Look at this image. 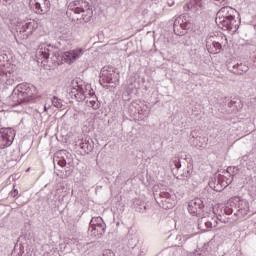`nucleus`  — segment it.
<instances>
[{
    "instance_id": "f257e3e1",
    "label": "nucleus",
    "mask_w": 256,
    "mask_h": 256,
    "mask_svg": "<svg viewBox=\"0 0 256 256\" xmlns=\"http://www.w3.org/2000/svg\"><path fill=\"white\" fill-rule=\"evenodd\" d=\"M36 59L38 63H42L44 67L49 69H54L61 65V60H59V51L55 46L49 43H40L36 50Z\"/></svg>"
},
{
    "instance_id": "f03ea898",
    "label": "nucleus",
    "mask_w": 256,
    "mask_h": 256,
    "mask_svg": "<svg viewBox=\"0 0 256 256\" xmlns=\"http://www.w3.org/2000/svg\"><path fill=\"white\" fill-rule=\"evenodd\" d=\"M235 13L237 11L231 6L222 7L216 14V24L223 31H230L235 33L239 29V23L235 20Z\"/></svg>"
},
{
    "instance_id": "7ed1b4c3",
    "label": "nucleus",
    "mask_w": 256,
    "mask_h": 256,
    "mask_svg": "<svg viewBox=\"0 0 256 256\" xmlns=\"http://www.w3.org/2000/svg\"><path fill=\"white\" fill-rule=\"evenodd\" d=\"M70 11H73L76 15H81L77 18L83 23H89L91 17H93V9L89 5V2L85 0H76L69 4Z\"/></svg>"
},
{
    "instance_id": "20e7f679",
    "label": "nucleus",
    "mask_w": 256,
    "mask_h": 256,
    "mask_svg": "<svg viewBox=\"0 0 256 256\" xmlns=\"http://www.w3.org/2000/svg\"><path fill=\"white\" fill-rule=\"evenodd\" d=\"M69 97H93L95 91L91 88V85H84L83 81L74 79L72 85L67 89Z\"/></svg>"
},
{
    "instance_id": "39448f33",
    "label": "nucleus",
    "mask_w": 256,
    "mask_h": 256,
    "mask_svg": "<svg viewBox=\"0 0 256 256\" xmlns=\"http://www.w3.org/2000/svg\"><path fill=\"white\" fill-rule=\"evenodd\" d=\"M118 82L119 78L117 77V73H115L113 68L105 66L101 69L100 85H102V87H116Z\"/></svg>"
},
{
    "instance_id": "423d86ee",
    "label": "nucleus",
    "mask_w": 256,
    "mask_h": 256,
    "mask_svg": "<svg viewBox=\"0 0 256 256\" xmlns=\"http://www.w3.org/2000/svg\"><path fill=\"white\" fill-rule=\"evenodd\" d=\"M158 203L162 209H173L177 203V197L171 190L162 191L159 194Z\"/></svg>"
},
{
    "instance_id": "0eeeda50",
    "label": "nucleus",
    "mask_w": 256,
    "mask_h": 256,
    "mask_svg": "<svg viewBox=\"0 0 256 256\" xmlns=\"http://www.w3.org/2000/svg\"><path fill=\"white\" fill-rule=\"evenodd\" d=\"M191 23L189 22V16L187 14L180 15L174 20V33L179 37L185 35V31L189 29Z\"/></svg>"
},
{
    "instance_id": "6e6552de",
    "label": "nucleus",
    "mask_w": 256,
    "mask_h": 256,
    "mask_svg": "<svg viewBox=\"0 0 256 256\" xmlns=\"http://www.w3.org/2000/svg\"><path fill=\"white\" fill-rule=\"evenodd\" d=\"M83 55H85V50L83 48H75L64 52L61 59L64 63H67V65H73V63L79 61Z\"/></svg>"
},
{
    "instance_id": "1a4fd4ad",
    "label": "nucleus",
    "mask_w": 256,
    "mask_h": 256,
    "mask_svg": "<svg viewBox=\"0 0 256 256\" xmlns=\"http://www.w3.org/2000/svg\"><path fill=\"white\" fill-rule=\"evenodd\" d=\"M15 139V130L12 128H1L0 129V149L5 147H11Z\"/></svg>"
},
{
    "instance_id": "9d476101",
    "label": "nucleus",
    "mask_w": 256,
    "mask_h": 256,
    "mask_svg": "<svg viewBox=\"0 0 256 256\" xmlns=\"http://www.w3.org/2000/svg\"><path fill=\"white\" fill-rule=\"evenodd\" d=\"M30 5L37 15H45L51 11V2L49 0H31Z\"/></svg>"
},
{
    "instance_id": "9b49d317",
    "label": "nucleus",
    "mask_w": 256,
    "mask_h": 256,
    "mask_svg": "<svg viewBox=\"0 0 256 256\" xmlns=\"http://www.w3.org/2000/svg\"><path fill=\"white\" fill-rule=\"evenodd\" d=\"M203 207H205V204H203V200L201 198H195L188 202V213L190 215H193V217H197L201 211H203Z\"/></svg>"
},
{
    "instance_id": "f8f14e48",
    "label": "nucleus",
    "mask_w": 256,
    "mask_h": 256,
    "mask_svg": "<svg viewBox=\"0 0 256 256\" xmlns=\"http://www.w3.org/2000/svg\"><path fill=\"white\" fill-rule=\"evenodd\" d=\"M12 97H33V94L29 85L18 84L12 91Z\"/></svg>"
},
{
    "instance_id": "ddd939ff",
    "label": "nucleus",
    "mask_w": 256,
    "mask_h": 256,
    "mask_svg": "<svg viewBox=\"0 0 256 256\" xmlns=\"http://www.w3.org/2000/svg\"><path fill=\"white\" fill-rule=\"evenodd\" d=\"M234 203L237 206V215L238 217H245L247 213H249V202L247 200H243L241 198H235Z\"/></svg>"
},
{
    "instance_id": "4468645a",
    "label": "nucleus",
    "mask_w": 256,
    "mask_h": 256,
    "mask_svg": "<svg viewBox=\"0 0 256 256\" xmlns=\"http://www.w3.org/2000/svg\"><path fill=\"white\" fill-rule=\"evenodd\" d=\"M213 227H217L216 220H210L209 217H202L198 220V229H200V231H209V229H213Z\"/></svg>"
},
{
    "instance_id": "2eb2a0df",
    "label": "nucleus",
    "mask_w": 256,
    "mask_h": 256,
    "mask_svg": "<svg viewBox=\"0 0 256 256\" xmlns=\"http://www.w3.org/2000/svg\"><path fill=\"white\" fill-rule=\"evenodd\" d=\"M37 24L35 22H25L19 28V33L22 34L23 39H28L30 35H33V31H35Z\"/></svg>"
},
{
    "instance_id": "dca6fc26",
    "label": "nucleus",
    "mask_w": 256,
    "mask_h": 256,
    "mask_svg": "<svg viewBox=\"0 0 256 256\" xmlns=\"http://www.w3.org/2000/svg\"><path fill=\"white\" fill-rule=\"evenodd\" d=\"M235 167H228L226 170L225 176L218 177V185H221L225 189V187H229L231 183H233V175H231V171H235Z\"/></svg>"
},
{
    "instance_id": "f3484780",
    "label": "nucleus",
    "mask_w": 256,
    "mask_h": 256,
    "mask_svg": "<svg viewBox=\"0 0 256 256\" xmlns=\"http://www.w3.org/2000/svg\"><path fill=\"white\" fill-rule=\"evenodd\" d=\"M88 234L90 237H95L96 239H101V237H103V235H105V224L89 226Z\"/></svg>"
},
{
    "instance_id": "a211bd4d",
    "label": "nucleus",
    "mask_w": 256,
    "mask_h": 256,
    "mask_svg": "<svg viewBox=\"0 0 256 256\" xmlns=\"http://www.w3.org/2000/svg\"><path fill=\"white\" fill-rule=\"evenodd\" d=\"M204 5L205 0H190V2L187 4V7L190 9V11L197 13V11H201V9H203Z\"/></svg>"
},
{
    "instance_id": "6ab92c4d",
    "label": "nucleus",
    "mask_w": 256,
    "mask_h": 256,
    "mask_svg": "<svg viewBox=\"0 0 256 256\" xmlns=\"http://www.w3.org/2000/svg\"><path fill=\"white\" fill-rule=\"evenodd\" d=\"M249 71V66L243 63H237L232 66V73L235 75H243V73H247Z\"/></svg>"
},
{
    "instance_id": "aec40b11",
    "label": "nucleus",
    "mask_w": 256,
    "mask_h": 256,
    "mask_svg": "<svg viewBox=\"0 0 256 256\" xmlns=\"http://www.w3.org/2000/svg\"><path fill=\"white\" fill-rule=\"evenodd\" d=\"M50 103H52V105L54 107H56L57 109H63V107H65V101H63L61 98L59 97H53V98H49Z\"/></svg>"
},
{
    "instance_id": "412c9836",
    "label": "nucleus",
    "mask_w": 256,
    "mask_h": 256,
    "mask_svg": "<svg viewBox=\"0 0 256 256\" xmlns=\"http://www.w3.org/2000/svg\"><path fill=\"white\" fill-rule=\"evenodd\" d=\"M209 53H212L213 55H217V53L221 52V43L219 42H212L210 47L208 48Z\"/></svg>"
},
{
    "instance_id": "4be33fe9",
    "label": "nucleus",
    "mask_w": 256,
    "mask_h": 256,
    "mask_svg": "<svg viewBox=\"0 0 256 256\" xmlns=\"http://www.w3.org/2000/svg\"><path fill=\"white\" fill-rule=\"evenodd\" d=\"M88 107H92V109H99V100L97 97H91L86 101Z\"/></svg>"
},
{
    "instance_id": "5701e85b",
    "label": "nucleus",
    "mask_w": 256,
    "mask_h": 256,
    "mask_svg": "<svg viewBox=\"0 0 256 256\" xmlns=\"http://www.w3.org/2000/svg\"><path fill=\"white\" fill-rule=\"evenodd\" d=\"M97 225H105V222H103V218H92V220L90 221V227H96Z\"/></svg>"
},
{
    "instance_id": "b1692460",
    "label": "nucleus",
    "mask_w": 256,
    "mask_h": 256,
    "mask_svg": "<svg viewBox=\"0 0 256 256\" xmlns=\"http://www.w3.org/2000/svg\"><path fill=\"white\" fill-rule=\"evenodd\" d=\"M10 107H15L17 105H21V100L17 97H13L12 101L9 103Z\"/></svg>"
},
{
    "instance_id": "393cba45",
    "label": "nucleus",
    "mask_w": 256,
    "mask_h": 256,
    "mask_svg": "<svg viewBox=\"0 0 256 256\" xmlns=\"http://www.w3.org/2000/svg\"><path fill=\"white\" fill-rule=\"evenodd\" d=\"M102 256H115V254L111 250L107 249L103 251Z\"/></svg>"
},
{
    "instance_id": "a878e982",
    "label": "nucleus",
    "mask_w": 256,
    "mask_h": 256,
    "mask_svg": "<svg viewBox=\"0 0 256 256\" xmlns=\"http://www.w3.org/2000/svg\"><path fill=\"white\" fill-rule=\"evenodd\" d=\"M172 163L175 166V169H181V162L179 160H174Z\"/></svg>"
},
{
    "instance_id": "bb28decb",
    "label": "nucleus",
    "mask_w": 256,
    "mask_h": 256,
    "mask_svg": "<svg viewBox=\"0 0 256 256\" xmlns=\"http://www.w3.org/2000/svg\"><path fill=\"white\" fill-rule=\"evenodd\" d=\"M58 165H59L60 167H65V165H67V160H65V159H60V160L58 161Z\"/></svg>"
},
{
    "instance_id": "cd10ccee",
    "label": "nucleus",
    "mask_w": 256,
    "mask_h": 256,
    "mask_svg": "<svg viewBox=\"0 0 256 256\" xmlns=\"http://www.w3.org/2000/svg\"><path fill=\"white\" fill-rule=\"evenodd\" d=\"M10 195L12 197H17V195H19V191L17 189H14L13 191L10 192Z\"/></svg>"
},
{
    "instance_id": "c85d7f7f",
    "label": "nucleus",
    "mask_w": 256,
    "mask_h": 256,
    "mask_svg": "<svg viewBox=\"0 0 256 256\" xmlns=\"http://www.w3.org/2000/svg\"><path fill=\"white\" fill-rule=\"evenodd\" d=\"M217 3H219L220 5H225V1L226 0H215Z\"/></svg>"
},
{
    "instance_id": "c756f323",
    "label": "nucleus",
    "mask_w": 256,
    "mask_h": 256,
    "mask_svg": "<svg viewBox=\"0 0 256 256\" xmlns=\"http://www.w3.org/2000/svg\"><path fill=\"white\" fill-rule=\"evenodd\" d=\"M5 1V3H7L8 5H11V3H13V1H15V0H4Z\"/></svg>"
},
{
    "instance_id": "7c9ffc66",
    "label": "nucleus",
    "mask_w": 256,
    "mask_h": 256,
    "mask_svg": "<svg viewBox=\"0 0 256 256\" xmlns=\"http://www.w3.org/2000/svg\"><path fill=\"white\" fill-rule=\"evenodd\" d=\"M214 191H221V189L215 187V188H214Z\"/></svg>"
},
{
    "instance_id": "2f4dec72",
    "label": "nucleus",
    "mask_w": 256,
    "mask_h": 256,
    "mask_svg": "<svg viewBox=\"0 0 256 256\" xmlns=\"http://www.w3.org/2000/svg\"><path fill=\"white\" fill-rule=\"evenodd\" d=\"M81 149H85V145L84 144L81 145Z\"/></svg>"
},
{
    "instance_id": "473e14b6",
    "label": "nucleus",
    "mask_w": 256,
    "mask_h": 256,
    "mask_svg": "<svg viewBox=\"0 0 256 256\" xmlns=\"http://www.w3.org/2000/svg\"><path fill=\"white\" fill-rule=\"evenodd\" d=\"M45 111H47V106H44Z\"/></svg>"
}]
</instances>
